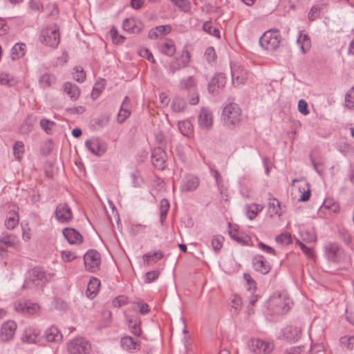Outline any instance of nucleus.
Masks as SVG:
<instances>
[{
	"label": "nucleus",
	"instance_id": "f257e3e1",
	"mask_svg": "<svg viewBox=\"0 0 354 354\" xmlns=\"http://www.w3.org/2000/svg\"><path fill=\"white\" fill-rule=\"evenodd\" d=\"M222 117L224 125L229 129H233L241 122V109L235 103L228 104L223 110Z\"/></svg>",
	"mask_w": 354,
	"mask_h": 354
},
{
	"label": "nucleus",
	"instance_id": "f03ea898",
	"mask_svg": "<svg viewBox=\"0 0 354 354\" xmlns=\"http://www.w3.org/2000/svg\"><path fill=\"white\" fill-rule=\"evenodd\" d=\"M291 299L284 292L272 295L268 301V308L274 314L283 315L288 312Z\"/></svg>",
	"mask_w": 354,
	"mask_h": 354
},
{
	"label": "nucleus",
	"instance_id": "7ed1b4c3",
	"mask_svg": "<svg viewBox=\"0 0 354 354\" xmlns=\"http://www.w3.org/2000/svg\"><path fill=\"white\" fill-rule=\"evenodd\" d=\"M281 37L279 30L270 29L266 31L259 39V44L266 50H274L280 46Z\"/></svg>",
	"mask_w": 354,
	"mask_h": 354
},
{
	"label": "nucleus",
	"instance_id": "20e7f679",
	"mask_svg": "<svg viewBox=\"0 0 354 354\" xmlns=\"http://www.w3.org/2000/svg\"><path fill=\"white\" fill-rule=\"evenodd\" d=\"M47 280L46 272L40 268H34L29 272L28 277L23 284L24 289L39 288Z\"/></svg>",
	"mask_w": 354,
	"mask_h": 354
},
{
	"label": "nucleus",
	"instance_id": "39448f33",
	"mask_svg": "<svg viewBox=\"0 0 354 354\" xmlns=\"http://www.w3.org/2000/svg\"><path fill=\"white\" fill-rule=\"evenodd\" d=\"M40 41L46 46L56 48L60 41V34L57 25L44 28L41 30Z\"/></svg>",
	"mask_w": 354,
	"mask_h": 354
},
{
	"label": "nucleus",
	"instance_id": "423d86ee",
	"mask_svg": "<svg viewBox=\"0 0 354 354\" xmlns=\"http://www.w3.org/2000/svg\"><path fill=\"white\" fill-rule=\"evenodd\" d=\"M249 348L254 354H270L274 348L273 341L255 338L250 340Z\"/></svg>",
	"mask_w": 354,
	"mask_h": 354
},
{
	"label": "nucleus",
	"instance_id": "0eeeda50",
	"mask_svg": "<svg viewBox=\"0 0 354 354\" xmlns=\"http://www.w3.org/2000/svg\"><path fill=\"white\" fill-rule=\"evenodd\" d=\"M68 351L71 354H88L91 351V345L82 337L75 338L68 343Z\"/></svg>",
	"mask_w": 354,
	"mask_h": 354
},
{
	"label": "nucleus",
	"instance_id": "6e6552de",
	"mask_svg": "<svg viewBox=\"0 0 354 354\" xmlns=\"http://www.w3.org/2000/svg\"><path fill=\"white\" fill-rule=\"evenodd\" d=\"M232 84L236 86L244 84L248 79V71L240 64L234 63L231 65Z\"/></svg>",
	"mask_w": 354,
	"mask_h": 354
},
{
	"label": "nucleus",
	"instance_id": "1a4fd4ad",
	"mask_svg": "<svg viewBox=\"0 0 354 354\" xmlns=\"http://www.w3.org/2000/svg\"><path fill=\"white\" fill-rule=\"evenodd\" d=\"M84 261L86 269L91 272H95L100 269V254L96 250H90L84 254Z\"/></svg>",
	"mask_w": 354,
	"mask_h": 354
},
{
	"label": "nucleus",
	"instance_id": "9d476101",
	"mask_svg": "<svg viewBox=\"0 0 354 354\" xmlns=\"http://www.w3.org/2000/svg\"><path fill=\"white\" fill-rule=\"evenodd\" d=\"M198 122L201 129H210L214 122V116L212 111L207 108H202L198 116Z\"/></svg>",
	"mask_w": 354,
	"mask_h": 354
},
{
	"label": "nucleus",
	"instance_id": "9b49d317",
	"mask_svg": "<svg viewBox=\"0 0 354 354\" xmlns=\"http://www.w3.org/2000/svg\"><path fill=\"white\" fill-rule=\"evenodd\" d=\"M167 154L162 147L155 148L152 151L151 162L153 166L159 170L166 167Z\"/></svg>",
	"mask_w": 354,
	"mask_h": 354
},
{
	"label": "nucleus",
	"instance_id": "f8f14e48",
	"mask_svg": "<svg viewBox=\"0 0 354 354\" xmlns=\"http://www.w3.org/2000/svg\"><path fill=\"white\" fill-rule=\"evenodd\" d=\"M55 218L62 223H66L73 218V213L70 207L66 203L59 204L55 209Z\"/></svg>",
	"mask_w": 354,
	"mask_h": 354
},
{
	"label": "nucleus",
	"instance_id": "ddd939ff",
	"mask_svg": "<svg viewBox=\"0 0 354 354\" xmlns=\"http://www.w3.org/2000/svg\"><path fill=\"white\" fill-rule=\"evenodd\" d=\"M17 325L15 322L8 320L4 322L1 328L0 337L3 342H8L12 339L15 335Z\"/></svg>",
	"mask_w": 354,
	"mask_h": 354
},
{
	"label": "nucleus",
	"instance_id": "4468645a",
	"mask_svg": "<svg viewBox=\"0 0 354 354\" xmlns=\"http://www.w3.org/2000/svg\"><path fill=\"white\" fill-rule=\"evenodd\" d=\"M226 84V77L223 73L215 75L208 83V91L212 93H218Z\"/></svg>",
	"mask_w": 354,
	"mask_h": 354
},
{
	"label": "nucleus",
	"instance_id": "2eb2a0df",
	"mask_svg": "<svg viewBox=\"0 0 354 354\" xmlns=\"http://www.w3.org/2000/svg\"><path fill=\"white\" fill-rule=\"evenodd\" d=\"M325 254L327 259L333 262H339L341 260L342 250L338 244L330 243L325 247Z\"/></svg>",
	"mask_w": 354,
	"mask_h": 354
},
{
	"label": "nucleus",
	"instance_id": "dca6fc26",
	"mask_svg": "<svg viewBox=\"0 0 354 354\" xmlns=\"http://www.w3.org/2000/svg\"><path fill=\"white\" fill-rule=\"evenodd\" d=\"M19 242L17 237L12 234L0 237V255L3 256L8 248H15Z\"/></svg>",
	"mask_w": 354,
	"mask_h": 354
},
{
	"label": "nucleus",
	"instance_id": "f3484780",
	"mask_svg": "<svg viewBox=\"0 0 354 354\" xmlns=\"http://www.w3.org/2000/svg\"><path fill=\"white\" fill-rule=\"evenodd\" d=\"M39 308L37 304H33L29 301H20L15 306V308L17 312L26 313L30 315L38 312Z\"/></svg>",
	"mask_w": 354,
	"mask_h": 354
},
{
	"label": "nucleus",
	"instance_id": "a211bd4d",
	"mask_svg": "<svg viewBox=\"0 0 354 354\" xmlns=\"http://www.w3.org/2000/svg\"><path fill=\"white\" fill-rule=\"evenodd\" d=\"M200 181L197 176L194 175H187L183 180L180 185V189L183 192H192L199 185Z\"/></svg>",
	"mask_w": 354,
	"mask_h": 354
},
{
	"label": "nucleus",
	"instance_id": "6ab92c4d",
	"mask_svg": "<svg viewBox=\"0 0 354 354\" xmlns=\"http://www.w3.org/2000/svg\"><path fill=\"white\" fill-rule=\"evenodd\" d=\"M254 268L263 274L268 273L270 270L269 263L260 254L256 255L252 260Z\"/></svg>",
	"mask_w": 354,
	"mask_h": 354
},
{
	"label": "nucleus",
	"instance_id": "aec40b11",
	"mask_svg": "<svg viewBox=\"0 0 354 354\" xmlns=\"http://www.w3.org/2000/svg\"><path fill=\"white\" fill-rule=\"evenodd\" d=\"M120 343L123 349L130 352L139 351L141 348V342L129 335L123 337L121 339Z\"/></svg>",
	"mask_w": 354,
	"mask_h": 354
},
{
	"label": "nucleus",
	"instance_id": "412c9836",
	"mask_svg": "<svg viewBox=\"0 0 354 354\" xmlns=\"http://www.w3.org/2000/svg\"><path fill=\"white\" fill-rule=\"evenodd\" d=\"M124 30L130 33H139L143 28V24L134 18L126 19L123 22Z\"/></svg>",
	"mask_w": 354,
	"mask_h": 354
},
{
	"label": "nucleus",
	"instance_id": "4be33fe9",
	"mask_svg": "<svg viewBox=\"0 0 354 354\" xmlns=\"http://www.w3.org/2000/svg\"><path fill=\"white\" fill-rule=\"evenodd\" d=\"M63 235L71 244H80L83 240L82 236L73 228H65L63 230Z\"/></svg>",
	"mask_w": 354,
	"mask_h": 354
},
{
	"label": "nucleus",
	"instance_id": "5701e85b",
	"mask_svg": "<svg viewBox=\"0 0 354 354\" xmlns=\"http://www.w3.org/2000/svg\"><path fill=\"white\" fill-rule=\"evenodd\" d=\"M171 30V27L170 25L158 26L149 31L148 37L151 39H157L159 37L167 35Z\"/></svg>",
	"mask_w": 354,
	"mask_h": 354
},
{
	"label": "nucleus",
	"instance_id": "b1692460",
	"mask_svg": "<svg viewBox=\"0 0 354 354\" xmlns=\"http://www.w3.org/2000/svg\"><path fill=\"white\" fill-rule=\"evenodd\" d=\"M86 148L93 154L97 156L102 155L105 149L102 146L98 139L93 138L88 140L85 142Z\"/></svg>",
	"mask_w": 354,
	"mask_h": 354
},
{
	"label": "nucleus",
	"instance_id": "393cba45",
	"mask_svg": "<svg viewBox=\"0 0 354 354\" xmlns=\"http://www.w3.org/2000/svg\"><path fill=\"white\" fill-rule=\"evenodd\" d=\"M301 330L299 327L290 326L285 328L284 337L290 341H297L301 336Z\"/></svg>",
	"mask_w": 354,
	"mask_h": 354
},
{
	"label": "nucleus",
	"instance_id": "a878e982",
	"mask_svg": "<svg viewBox=\"0 0 354 354\" xmlns=\"http://www.w3.org/2000/svg\"><path fill=\"white\" fill-rule=\"evenodd\" d=\"M100 286V281L95 277H92L87 286L86 295L89 298H93L97 295L99 288Z\"/></svg>",
	"mask_w": 354,
	"mask_h": 354
},
{
	"label": "nucleus",
	"instance_id": "bb28decb",
	"mask_svg": "<svg viewBox=\"0 0 354 354\" xmlns=\"http://www.w3.org/2000/svg\"><path fill=\"white\" fill-rule=\"evenodd\" d=\"M159 49L162 54L167 56H172L176 52L174 42L171 39H166L163 43L160 44Z\"/></svg>",
	"mask_w": 354,
	"mask_h": 354
},
{
	"label": "nucleus",
	"instance_id": "cd10ccee",
	"mask_svg": "<svg viewBox=\"0 0 354 354\" xmlns=\"http://www.w3.org/2000/svg\"><path fill=\"white\" fill-rule=\"evenodd\" d=\"M164 256L162 251L150 252L143 255V261L145 263L151 265L155 263L158 260L161 259Z\"/></svg>",
	"mask_w": 354,
	"mask_h": 354
},
{
	"label": "nucleus",
	"instance_id": "c85d7f7f",
	"mask_svg": "<svg viewBox=\"0 0 354 354\" xmlns=\"http://www.w3.org/2000/svg\"><path fill=\"white\" fill-rule=\"evenodd\" d=\"M62 334L55 326H51L46 330L45 338L49 342H58L62 339Z\"/></svg>",
	"mask_w": 354,
	"mask_h": 354
},
{
	"label": "nucleus",
	"instance_id": "c756f323",
	"mask_svg": "<svg viewBox=\"0 0 354 354\" xmlns=\"http://www.w3.org/2000/svg\"><path fill=\"white\" fill-rule=\"evenodd\" d=\"M264 206L260 204H250L245 207L247 216L250 220L254 218L257 214L263 210Z\"/></svg>",
	"mask_w": 354,
	"mask_h": 354
},
{
	"label": "nucleus",
	"instance_id": "7c9ffc66",
	"mask_svg": "<svg viewBox=\"0 0 354 354\" xmlns=\"http://www.w3.org/2000/svg\"><path fill=\"white\" fill-rule=\"evenodd\" d=\"M64 90L70 96L71 100H76L79 98L80 91L75 84L66 82L64 85Z\"/></svg>",
	"mask_w": 354,
	"mask_h": 354
},
{
	"label": "nucleus",
	"instance_id": "2f4dec72",
	"mask_svg": "<svg viewBox=\"0 0 354 354\" xmlns=\"http://www.w3.org/2000/svg\"><path fill=\"white\" fill-rule=\"evenodd\" d=\"M26 50V44L24 43H17L11 50V57L12 59H18L23 57Z\"/></svg>",
	"mask_w": 354,
	"mask_h": 354
},
{
	"label": "nucleus",
	"instance_id": "473e14b6",
	"mask_svg": "<svg viewBox=\"0 0 354 354\" xmlns=\"http://www.w3.org/2000/svg\"><path fill=\"white\" fill-rule=\"evenodd\" d=\"M178 129L180 133L187 137H191L193 135V125L189 120L179 122Z\"/></svg>",
	"mask_w": 354,
	"mask_h": 354
},
{
	"label": "nucleus",
	"instance_id": "72a5a7b5",
	"mask_svg": "<svg viewBox=\"0 0 354 354\" xmlns=\"http://www.w3.org/2000/svg\"><path fill=\"white\" fill-rule=\"evenodd\" d=\"M196 80L193 76H189L183 78L180 82V86L182 89L196 91Z\"/></svg>",
	"mask_w": 354,
	"mask_h": 354
},
{
	"label": "nucleus",
	"instance_id": "f704fd0d",
	"mask_svg": "<svg viewBox=\"0 0 354 354\" xmlns=\"http://www.w3.org/2000/svg\"><path fill=\"white\" fill-rule=\"evenodd\" d=\"M169 203L166 198H162L160 202V221L163 225L169 209Z\"/></svg>",
	"mask_w": 354,
	"mask_h": 354
},
{
	"label": "nucleus",
	"instance_id": "c9c22d12",
	"mask_svg": "<svg viewBox=\"0 0 354 354\" xmlns=\"http://www.w3.org/2000/svg\"><path fill=\"white\" fill-rule=\"evenodd\" d=\"M19 215L15 212H10V216L5 221V225L8 230H12L19 223Z\"/></svg>",
	"mask_w": 354,
	"mask_h": 354
},
{
	"label": "nucleus",
	"instance_id": "e433bc0d",
	"mask_svg": "<svg viewBox=\"0 0 354 354\" xmlns=\"http://www.w3.org/2000/svg\"><path fill=\"white\" fill-rule=\"evenodd\" d=\"M16 80L9 74L0 72V84L2 86H13L16 84Z\"/></svg>",
	"mask_w": 354,
	"mask_h": 354
},
{
	"label": "nucleus",
	"instance_id": "4c0bfd02",
	"mask_svg": "<svg viewBox=\"0 0 354 354\" xmlns=\"http://www.w3.org/2000/svg\"><path fill=\"white\" fill-rule=\"evenodd\" d=\"M56 77L50 74H44L41 76L39 83L43 88H47L55 84Z\"/></svg>",
	"mask_w": 354,
	"mask_h": 354
},
{
	"label": "nucleus",
	"instance_id": "58836bf2",
	"mask_svg": "<svg viewBox=\"0 0 354 354\" xmlns=\"http://www.w3.org/2000/svg\"><path fill=\"white\" fill-rule=\"evenodd\" d=\"M203 30L210 35L220 38L219 30L213 26L211 21H205L203 25Z\"/></svg>",
	"mask_w": 354,
	"mask_h": 354
},
{
	"label": "nucleus",
	"instance_id": "ea45409f",
	"mask_svg": "<svg viewBox=\"0 0 354 354\" xmlns=\"http://www.w3.org/2000/svg\"><path fill=\"white\" fill-rule=\"evenodd\" d=\"M127 320L130 324L129 328L131 332L134 335L139 337L142 333V330L140 328V321L139 319L132 320L129 317H127Z\"/></svg>",
	"mask_w": 354,
	"mask_h": 354
},
{
	"label": "nucleus",
	"instance_id": "a19ab883",
	"mask_svg": "<svg viewBox=\"0 0 354 354\" xmlns=\"http://www.w3.org/2000/svg\"><path fill=\"white\" fill-rule=\"evenodd\" d=\"M186 107L185 101L180 97H175L171 103V109L174 112H182Z\"/></svg>",
	"mask_w": 354,
	"mask_h": 354
},
{
	"label": "nucleus",
	"instance_id": "79ce46f5",
	"mask_svg": "<svg viewBox=\"0 0 354 354\" xmlns=\"http://www.w3.org/2000/svg\"><path fill=\"white\" fill-rule=\"evenodd\" d=\"M181 68L186 67L190 62L191 55L187 50H183L180 57H176Z\"/></svg>",
	"mask_w": 354,
	"mask_h": 354
},
{
	"label": "nucleus",
	"instance_id": "37998d69",
	"mask_svg": "<svg viewBox=\"0 0 354 354\" xmlns=\"http://www.w3.org/2000/svg\"><path fill=\"white\" fill-rule=\"evenodd\" d=\"M339 344L348 350H352L354 347V335L343 336L339 339Z\"/></svg>",
	"mask_w": 354,
	"mask_h": 354
},
{
	"label": "nucleus",
	"instance_id": "c03bdc74",
	"mask_svg": "<svg viewBox=\"0 0 354 354\" xmlns=\"http://www.w3.org/2000/svg\"><path fill=\"white\" fill-rule=\"evenodd\" d=\"M344 103L348 109L354 110V86L346 93Z\"/></svg>",
	"mask_w": 354,
	"mask_h": 354
},
{
	"label": "nucleus",
	"instance_id": "a18cd8bd",
	"mask_svg": "<svg viewBox=\"0 0 354 354\" xmlns=\"http://www.w3.org/2000/svg\"><path fill=\"white\" fill-rule=\"evenodd\" d=\"M13 153L15 158L20 160L24 153V145L21 141H17L13 146Z\"/></svg>",
	"mask_w": 354,
	"mask_h": 354
},
{
	"label": "nucleus",
	"instance_id": "49530a36",
	"mask_svg": "<svg viewBox=\"0 0 354 354\" xmlns=\"http://www.w3.org/2000/svg\"><path fill=\"white\" fill-rule=\"evenodd\" d=\"M40 126L41 129L47 133L50 134L53 128L55 126V122L48 119H41L40 120Z\"/></svg>",
	"mask_w": 354,
	"mask_h": 354
},
{
	"label": "nucleus",
	"instance_id": "de8ad7c7",
	"mask_svg": "<svg viewBox=\"0 0 354 354\" xmlns=\"http://www.w3.org/2000/svg\"><path fill=\"white\" fill-rule=\"evenodd\" d=\"M173 2L179 9L185 12H187L191 9V3L189 0H170Z\"/></svg>",
	"mask_w": 354,
	"mask_h": 354
},
{
	"label": "nucleus",
	"instance_id": "09e8293b",
	"mask_svg": "<svg viewBox=\"0 0 354 354\" xmlns=\"http://www.w3.org/2000/svg\"><path fill=\"white\" fill-rule=\"evenodd\" d=\"M242 308V300L239 296L234 295L232 300L231 308L233 313L237 315Z\"/></svg>",
	"mask_w": 354,
	"mask_h": 354
},
{
	"label": "nucleus",
	"instance_id": "8fccbe9b",
	"mask_svg": "<svg viewBox=\"0 0 354 354\" xmlns=\"http://www.w3.org/2000/svg\"><path fill=\"white\" fill-rule=\"evenodd\" d=\"M275 240L277 243L284 245H289L292 243L291 235L288 232L279 234L276 237Z\"/></svg>",
	"mask_w": 354,
	"mask_h": 354
},
{
	"label": "nucleus",
	"instance_id": "3c124183",
	"mask_svg": "<svg viewBox=\"0 0 354 354\" xmlns=\"http://www.w3.org/2000/svg\"><path fill=\"white\" fill-rule=\"evenodd\" d=\"M296 243L306 256H308L310 259H313L315 257V254L313 248L307 247L304 243H303L299 240H297Z\"/></svg>",
	"mask_w": 354,
	"mask_h": 354
},
{
	"label": "nucleus",
	"instance_id": "603ef678",
	"mask_svg": "<svg viewBox=\"0 0 354 354\" xmlns=\"http://www.w3.org/2000/svg\"><path fill=\"white\" fill-rule=\"evenodd\" d=\"M204 56H205V58L206 59V60L209 63L214 62L216 59V55L214 48L212 46L208 47L205 50Z\"/></svg>",
	"mask_w": 354,
	"mask_h": 354
},
{
	"label": "nucleus",
	"instance_id": "864d4df0",
	"mask_svg": "<svg viewBox=\"0 0 354 354\" xmlns=\"http://www.w3.org/2000/svg\"><path fill=\"white\" fill-rule=\"evenodd\" d=\"M223 237L222 236H216L212 240V245L215 251H219L223 246Z\"/></svg>",
	"mask_w": 354,
	"mask_h": 354
},
{
	"label": "nucleus",
	"instance_id": "5fc2aeb1",
	"mask_svg": "<svg viewBox=\"0 0 354 354\" xmlns=\"http://www.w3.org/2000/svg\"><path fill=\"white\" fill-rule=\"evenodd\" d=\"M302 239L306 242H315L317 239L316 234L313 230H306L301 234Z\"/></svg>",
	"mask_w": 354,
	"mask_h": 354
},
{
	"label": "nucleus",
	"instance_id": "6e6d98bb",
	"mask_svg": "<svg viewBox=\"0 0 354 354\" xmlns=\"http://www.w3.org/2000/svg\"><path fill=\"white\" fill-rule=\"evenodd\" d=\"M130 115V111L128 107L124 106V105L121 106L120 110L118 115V120L119 122H122L127 119Z\"/></svg>",
	"mask_w": 354,
	"mask_h": 354
},
{
	"label": "nucleus",
	"instance_id": "4d7b16f0",
	"mask_svg": "<svg viewBox=\"0 0 354 354\" xmlns=\"http://www.w3.org/2000/svg\"><path fill=\"white\" fill-rule=\"evenodd\" d=\"M75 73H74L73 78L80 82H82L86 78V73L80 67H75Z\"/></svg>",
	"mask_w": 354,
	"mask_h": 354
},
{
	"label": "nucleus",
	"instance_id": "13d9d810",
	"mask_svg": "<svg viewBox=\"0 0 354 354\" xmlns=\"http://www.w3.org/2000/svg\"><path fill=\"white\" fill-rule=\"evenodd\" d=\"M320 8L319 6H315L312 7L309 13H308V19L310 21H314L319 17L320 15Z\"/></svg>",
	"mask_w": 354,
	"mask_h": 354
},
{
	"label": "nucleus",
	"instance_id": "bf43d9fd",
	"mask_svg": "<svg viewBox=\"0 0 354 354\" xmlns=\"http://www.w3.org/2000/svg\"><path fill=\"white\" fill-rule=\"evenodd\" d=\"M160 275L159 270L149 271L146 273L145 281L147 283H151L155 281Z\"/></svg>",
	"mask_w": 354,
	"mask_h": 354
},
{
	"label": "nucleus",
	"instance_id": "052dcab7",
	"mask_svg": "<svg viewBox=\"0 0 354 354\" xmlns=\"http://www.w3.org/2000/svg\"><path fill=\"white\" fill-rule=\"evenodd\" d=\"M270 212L274 214H279V202L274 198L269 203Z\"/></svg>",
	"mask_w": 354,
	"mask_h": 354
},
{
	"label": "nucleus",
	"instance_id": "680f3d73",
	"mask_svg": "<svg viewBox=\"0 0 354 354\" xmlns=\"http://www.w3.org/2000/svg\"><path fill=\"white\" fill-rule=\"evenodd\" d=\"M104 89V86L100 83H96L92 90V92H91V97L93 99H96L97 98L100 93H102V91H103Z\"/></svg>",
	"mask_w": 354,
	"mask_h": 354
},
{
	"label": "nucleus",
	"instance_id": "e2e57ef3",
	"mask_svg": "<svg viewBox=\"0 0 354 354\" xmlns=\"http://www.w3.org/2000/svg\"><path fill=\"white\" fill-rule=\"evenodd\" d=\"M297 41L298 44H301V48L304 50V46H309L310 40L308 37L305 34H299V36L298 37Z\"/></svg>",
	"mask_w": 354,
	"mask_h": 354
},
{
	"label": "nucleus",
	"instance_id": "0e129e2a",
	"mask_svg": "<svg viewBox=\"0 0 354 354\" xmlns=\"http://www.w3.org/2000/svg\"><path fill=\"white\" fill-rule=\"evenodd\" d=\"M230 230L229 231L230 236L238 243H243V239L239 236V232L236 227H232L230 224Z\"/></svg>",
	"mask_w": 354,
	"mask_h": 354
},
{
	"label": "nucleus",
	"instance_id": "69168bd1",
	"mask_svg": "<svg viewBox=\"0 0 354 354\" xmlns=\"http://www.w3.org/2000/svg\"><path fill=\"white\" fill-rule=\"evenodd\" d=\"M62 258L65 262H71L76 258V256L71 251L64 250L62 252Z\"/></svg>",
	"mask_w": 354,
	"mask_h": 354
},
{
	"label": "nucleus",
	"instance_id": "338daca9",
	"mask_svg": "<svg viewBox=\"0 0 354 354\" xmlns=\"http://www.w3.org/2000/svg\"><path fill=\"white\" fill-rule=\"evenodd\" d=\"M112 303L113 306L120 307L127 303V297L124 295L118 296L113 300Z\"/></svg>",
	"mask_w": 354,
	"mask_h": 354
},
{
	"label": "nucleus",
	"instance_id": "774afa93",
	"mask_svg": "<svg viewBox=\"0 0 354 354\" xmlns=\"http://www.w3.org/2000/svg\"><path fill=\"white\" fill-rule=\"evenodd\" d=\"M298 110L299 111L304 115H306L309 113V111L308 109V104L304 100H300L298 102Z\"/></svg>",
	"mask_w": 354,
	"mask_h": 354
}]
</instances>
